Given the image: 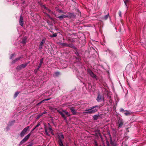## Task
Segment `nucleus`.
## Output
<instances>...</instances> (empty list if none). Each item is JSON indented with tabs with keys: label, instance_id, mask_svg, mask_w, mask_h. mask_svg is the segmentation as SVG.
I'll use <instances>...</instances> for the list:
<instances>
[{
	"label": "nucleus",
	"instance_id": "nucleus-54",
	"mask_svg": "<svg viewBox=\"0 0 146 146\" xmlns=\"http://www.w3.org/2000/svg\"><path fill=\"white\" fill-rule=\"evenodd\" d=\"M66 146H68V145H67Z\"/></svg>",
	"mask_w": 146,
	"mask_h": 146
},
{
	"label": "nucleus",
	"instance_id": "nucleus-53",
	"mask_svg": "<svg viewBox=\"0 0 146 146\" xmlns=\"http://www.w3.org/2000/svg\"><path fill=\"white\" fill-rule=\"evenodd\" d=\"M119 31H120V29L119 30Z\"/></svg>",
	"mask_w": 146,
	"mask_h": 146
},
{
	"label": "nucleus",
	"instance_id": "nucleus-40",
	"mask_svg": "<svg viewBox=\"0 0 146 146\" xmlns=\"http://www.w3.org/2000/svg\"><path fill=\"white\" fill-rule=\"evenodd\" d=\"M58 11L59 13H63V11L60 9H58Z\"/></svg>",
	"mask_w": 146,
	"mask_h": 146
},
{
	"label": "nucleus",
	"instance_id": "nucleus-45",
	"mask_svg": "<svg viewBox=\"0 0 146 146\" xmlns=\"http://www.w3.org/2000/svg\"><path fill=\"white\" fill-rule=\"evenodd\" d=\"M49 130H50V131H52V129H51V127H49Z\"/></svg>",
	"mask_w": 146,
	"mask_h": 146
},
{
	"label": "nucleus",
	"instance_id": "nucleus-19",
	"mask_svg": "<svg viewBox=\"0 0 146 146\" xmlns=\"http://www.w3.org/2000/svg\"><path fill=\"white\" fill-rule=\"evenodd\" d=\"M60 75V72H55L53 74V76L56 77Z\"/></svg>",
	"mask_w": 146,
	"mask_h": 146
},
{
	"label": "nucleus",
	"instance_id": "nucleus-17",
	"mask_svg": "<svg viewBox=\"0 0 146 146\" xmlns=\"http://www.w3.org/2000/svg\"><path fill=\"white\" fill-rule=\"evenodd\" d=\"M100 115L99 114H98L95 115L93 116V119L94 120H97L98 118L100 117Z\"/></svg>",
	"mask_w": 146,
	"mask_h": 146
},
{
	"label": "nucleus",
	"instance_id": "nucleus-2",
	"mask_svg": "<svg viewBox=\"0 0 146 146\" xmlns=\"http://www.w3.org/2000/svg\"><path fill=\"white\" fill-rule=\"evenodd\" d=\"M39 125V124H38L34 128H33L31 131V132L26 136L24 138H23L22 140L20 142L19 145H21L23 144L26 141L29 139L30 136L31 135L32 132L34 131L35 129L38 127Z\"/></svg>",
	"mask_w": 146,
	"mask_h": 146
},
{
	"label": "nucleus",
	"instance_id": "nucleus-27",
	"mask_svg": "<svg viewBox=\"0 0 146 146\" xmlns=\"http://www.w3.org/2000/svg\"><path fill=\"white\" fill-rule=\"evenodd\" d=\"M88 72L90 76L94 74V73L90 70H89Z\"/></svg>",
	"mask_w": 146,
	"mask_h": 146
},
{
	"label": "nucleus",
	"instance_id": "nucleus-33",
	"mask_svg": "<svg viewBox=\"0 0 146 146\" xmlns=\"http://www.w3.org/2000/svg\"><path fill=\"white\" fill-rule=\"evenodd\" d=\"M45 134L48 136H50V134L48 133V131H47V129L46 128L45 129Z\"/></svg>",
	"mask_w": 146,
	"mask_h": 146
},
{
	"label": "nucleus",
	"instance_id": "nucleus-4",
	"mask_svg": "<svg viewBox=\"0 0 146 146\" xmlns=\"http://www.w3.org/2000/svg\"><path fill=\"white\" fill-rule=\"evenodd\" d=\"M29 128L30 127L28 126L24 128L20 133V136L21 137H23L24 136L25 134L29 130Z\"/></svg>",
	"mask_w": 146,
	"mask_h": 146
},
{
	"label": "nucleus",
	"instance_id": "nucleus-13",
	"mask_svg": "<svg viewBox=\"0 0 146 146\" xmlns=\"http://www.w3.org/2000/svg\"><path fill=\"white\" fill-rule=\"evenodd\" d=\"M21 57H19L13 60L11 62V64H13L16 63L18 60L21 59Z\"/></svg>",
	"mask_w": 146,
	"mask_h": 146
},
{
	"label": "nucleus",
	"instance_id": "nucleus-10",
	"mask_svg": "<svg viewBox=\"0 0 146 146\" xmlns=\"http://www.w3.org/2000/svg\"><path fill=\"white\" fill-rule=\"evenodd\" d=\"M57 112L61 115V116L63 118L64 120H66V117L63 113L59 110H57Z\"/></svg>",
	"mask_w": 146,
	"mask_h": 146
},
{
	"label": "nucleus",
	"instance_id": "nucleus-15",
	"mask_svg": "<svg viewBox=\"0 0 146 146\" xmlns=\"http://www.w3.org/2000/svg\"><path fill=\"white\" fill-rule=\"evenodd\" d=\"M110 142L112 146H118V145L116 144L115 142L112 141L111 137L110 138Z\"/></svg>",
	"mask_w": 146,
	"mask_h": 146
},
{
	"label": "nucleus",
	"instance_id": "nucleus-26",
	"mask_svg": "<svg viewBox=\"0 0 146 146\" xmlns=\"http://www.w3.org/2000/svg\"><path fill=\"white\" fill-rule=\"evenodd\" d=\"M45 42V40L44 39H43L42 40V41L41 42H40L39 45H41V46L43 45L44 44V43Z\"/></svg>",
	"mask_w": 146,
	"mask_h": 146
},
{
	"label": "nucleus",
	"instance_id": "nucleus-52",
	"mask_svg": "<svg viewBox=\"0 0 146 146\" xmlns=\"http://www.w3.org/2000/svg\"><path fill=\"white\" fill-rule=\"evenodd\" d=\"M51 32L52 33H53V32L52 31H51Z\"/></svg>",
	"mask_w": 146,
	"mask_h": 146
},
{
	"label": "nucleus",
	"instance_id": "nucleus-28",
	"mask_svg": "<svg viewBox=\"0 0 146 146\" xmlns=\"http://www.w3.org/2000/svg\"><path fill=\"white\" fill-rule=\"evenodd\" d=\"M22 67L21 66V65L18 66H17L16 68V69L18 70H20L21 69H22Z\"/></svg>",
	"mask_w": 146,
	"mask_h": 146
},
{
	"label": "nucleus",
	"instance_id": "nucleus-48",
	"mask_svg": "<svg viewBox=\"0 0 146 146\" xmlns=\"http://www.w3.org/2000/svg\"><path fill=\"white\" fill-rule=\"evenodd\" d=\"M32 145H28V146H32Z\"/></svg>",
	"mask_w": 146,
	"mask_h": 146
},
{
	"label": "nucleus",
	"instance_id": "nucleus-43",
	"mask_svg": "<svg viewBox=\"0 0 146 146\" xmlns=\"http://www.w3.org/2000/svg\"><path fill=\"white\" fill-rule=\"evenodd\" d=\"M123 20H121V23H122V25H123Z\"/></svg>",
	"mask_w": 146,
	"mask_h": 146
},
{
	"label": "nucleus",
	"instance_id": "nucleus-21",
	"mask_svg": "<svg viewBox=\"0 0 146 146\" xmlns=\"http://www.w3.org/2000/svg\"><path fill=\"white\" fill-rule=\"evenodd\" d=\"M59 19V20L60 21L62 20V19L64 18H66L65 15H62L59 16L57 17Z\"/></svg>",
	"mask_w": 146,
	"mask_h": 146
},
{
	"label": "nucleus",
	"instance_id": "nucleus-34",
	"mask_svg": "<svg viewBox=\"0 0 146 146\" xmlns=\"http://www.w3.org/2000/svg\"><path fill=\"white\" fill-rule=\"evenodd\" d=\"M130 0H125L124 1V3L126 6H127V3L129 2Z\"/></svg>",
	"mask_w": 146,
	"mask_h": 146
},
{
	"label": "nucleus",
	"instance_id": "nucleus-29",
	"mask_svg": "<svg viewBox=\"0 0 146 146\" xmlns=\"http://www.w3.org/2000/svg\"><path fill=\"white\" fill-rule=\"evenodd\" d=\"M22 67L21 66V65L18 66H17L16 68V69L18 70H20L21 69H22Z\"/></svg>",
	"mask_w": 146,
	"mask_h": 146
},
{
	"label": "nucleus",
	"instance_id": "nucleus-35",
	"mask_svg": "<svg viewBox=\"0 0 146 146\" xmlns=\"http://www.w3.org/2000/svg\"><path fill=\"white\" fill-rule=\"evenodd\" d=\"M77 50V49L76 50ZM76 51L75 52V53L76 55L78 56H79V55L78 52L77 51V50H75Z\"/></svg>",
	"mask_w": 146,
	"mask_h": 146
},
{
	"label": "nucleus",
	"instance_id": "nucleus-39",
	"mask_svg": "<svg viewBox=\"0 0 146 146\" xmlns=\"http://www.w3.org/2000/svg\"><path fill=\"white\" fill-rule=\"evenodd\" d=\"M88 86L89 88H92V86L90 83H88Z\"/></svg>",
	"mask_w": 146,
	"mask_h": 146
},
{
	"label": "nucleus",
	"instance_id": "nucleus-6",
	"mask_svg": "<svg viewBox=\"0 0 146 146\" xmlns=\"http://www.w3.org/2000/svg\"><path fill=\"white\" fill-rule=\"evenodd\" d=\"M66 18H74L76 17V16L74 14V13H69L68 14L65 15Z\"/></svg>",
	"mask_w": 146,
	"mask_h": 146
},
{
	"label": "nucleus",
	"instance_id": "nucleus-25",
	"mask_svg": "<svg viewBox=\"0 0 146 146\" xmlns=\"http://www.w3.org/2000/svg\"><path fill=\"white\" fill-rule=\"evenodd\" d=\"M20 93V92L19 91H17V92H15L14 96V97L15 98H16V97H17Z\"/></svg>",
	"mask_w": 146,
	"mask_h": 146
},
{
	"label": "nucleus",
	"instance_id": "nucleus-49",
	"mask_svg": "<svg viewBox=\"0 0 146 146\" xmlns=\"http://www.w3.org/2000/svg\"><path fill=\"white\" fill-rule=\"evenodd\" d=\"M46 113V112H44V113H42V114H44V113Z\"/></svg>",
	"mask_w": 146,
	"mask_h": 146
},
{
	"label": "nucleus",
	"instance_id": "nucleus-46",
	"mask_svg": "<svg viewBox=\"0 0 146 146\" xmlns=\"http://www.w3.org/2000/svg\"><path fill=\"white\" fill-rule=\"evenodd\" d=\"M119 16L120 17L121 16V12H119Z\"/></svg>",
	"mask_w": 146,
	"mask_h": 146
},
{
	"label": "nucleus",
	"instance_id": "nucleus-11",
	"mask_svg": "<svg viewBox=\"0 0 146 146\" xmlns=\"http://www.w3.org/2000/svg\"><path fill=\"white\" fill-rule=\"evenodd\" d=\"M108 99L107 100V104L108 105H111L112 103V100L111 97V96H108Z\"/></svg>",
	"mask_w": 146,
	"mask_h": 146
},
{
	"label": "nucleus",
	"instance_id": "nucleus-50",
	"mask_svg": "<svg viewBox=\"0 0 146 146\" xmlns=\"http://www.w3.org/2000/svg\"><path fill=\"white\" fill-rule=\"evenodd\" d=\"M117 121H118V122L119 121V119H118H118H117Z\"/></svg>",
	"mask_w": 146,
	"mask_h": 146
},
{
	"label": "nucleus",
	"instance_id": "nucleus-38",
	"mask_svg": "<svg viewBox=\"0 0 146 146\" xmlns=\"http://www.w3.org/2000/svg\"><path fill=\"white\" fill-rule=\"evenodd\" d=\"M120 111L121 112L124 113L125 110H124V109L123 108H121L120 109Z\"/></svg>",
	"mask_w": 146,
	"mask_h": 146
},
{
	"label": "nucleus",
	"instance_id": "nucleus-32",
	"mask_svg": "<svg viewBox=\"0 0 146 146\" xmlns=\"http://www.w3.org/2000/svg\"><path fill=\"white\" fill-rule=\"evenodd\" d=\"M15 54H11V56L10 57V59H12L13 57H15Z\"/></svg>",
	"mask_w": 146,
	"mask_h": 146
},
{
	"label": "nucleus",
	"instance_id": "nucleus-3",
	"mask_svg": "<svg viewBox=\"0 0 146 146\" xmlns=\"http://www.w3.org/2000/svg\"><path fill=\"white\" fill-rule=\"evenodd\" d=\"M64 138V136L62 134L58 135V143L60 146H64L63 143Z\"/></svg>",
	"mask_w": 146,
	"mask_h": 146
},
{
	"label": "nucleus",
	"instance_id": "nucleus-36",
	"mask_svg": "<svg viewBox=\"0 0 146 146\" xmlns=\"http://www.w3.org/2000/svg\"><path fill=\"white\" fill-rule=\"evenodd\" d=\"M91 76L93 78H96V76L94 73L93 74V75H91Z\"/></svg>",
	"mask_w": 146,
	"mask_h": 146
},
{
	"label": "nucleus",
	"instance_id": "nucleus-7",
	"mask_svg": "<svg viewBox=\"0 0 146 146\" xmlns=\"http://www.w3.org/2000/svg\"><path fill=\"white\" fill-rule=\"evenodd\" d=\"M69 109L73 115H75L77 114V110L75 109L74 107H69Z\"/></svg>",
	"mask_w": 146,
	"mask_h": 146
},
{
	"label": "nucleus",
	"instance_id": "nucleus-16",
	"mask_svg": "<svg viewBox=\"0 0 146 146\" xmlns=\"http://www.w3.org/2000/svg\"><path fill=\"white\" fill-rule=\"evenodd\" d=\"M68 44L67 43H59V45L63 47H68Z\"/></svg>",
	"mask_w": 146,
	"mask_h": 146
},
{
	"label": "nucleus",
	"instance_id": "nucleus-20",
	"mask_svg": "<svg viewBox=\"0 0 146 146\" xmlns=\"http://www.w3.org/2000/svg\"><path fill=\"white\" fill-rule=\"evenodd\" d=\"M29 62H26L24 64H21V66L22 68H25L29 63Z\"/></svg>",
	"mask_w": 146,
	"mask_h": 146
},
{
	"label": "nucleus",
	"instance_id": "nucleus-8",
	"mask_svg": "<svg viewBox=\"0 0 146 146\" xmlns=\"http://www.w3.org/2000/svg\"><path fill=\"white\" fill-rule=\"evenodd\" d=\"M124 122L123 120L119 118V128L121 127L125 126V125L124 123Z\"/></svg>",
	"mask_w": 146,
	"mask_h": 146
},
{
	"label": "nucleus",
	"instance_id": "nucleus-5",
	"mask_svg": "<svg viewBox=\"0 0 146 146\" xmlns=\"http://www.w3.org/2000/svg\"><path fill=\"white\" fill-rule=\"evenodd\" d=\"M44 60V58H42L40 60V63L38 66V68L37 69H35L34 70V72L35 74L37 73L38 71L39 70V68L41 66L42 64V63L43 62Z\"/></svg>",
	"mask_w": 146,
	"mask_h": 146
},
{
	"label": "nucleus",
	"instance_id": "nucleus-47",
	"mask_svg": "<svg viewBox=\"0 0 146 146\" xmlns=\"http://www.w3.org/2000/svg\"><path fill=\"white\" fill-rule=\"evenodd\" d=\"M49 99H46V101H48V100H49Z\"/></svg>",
	"mask_w": 146,
	"mask_h": 146
},
{
	"label": "nucleus",
	"instance_id": "nucleus-22",
	"mask_svg": "<svg viewBox=\"0 0 146 146\" xmlns=\"http://www.w3.org/2000/svg\"><path fill=\"white\" fill-rule=\"evenodd\" d=\"M124 113L125 115H129L131 114V113L127 110H125Z\"/></svg>",
	"mask_w": 146,
	"mask_h": 146
},
{
	"label": "nucleus",
	"instance_id": "nucleus-30",
	"mask_svg": "<svg viewBox=\"0 0 146 146\" xmlns=\"http://www.w3.org/2000/svg\"><path fill=\"white\" fill-rule=\"evenodd\" d=\"M57 36V33H55V34H54L52 35H50V37L52 38L53 37H56Z\"/></svg>",
	"mask_w": 146,
	"mask_h": 146
},
{
	"label": "nucleus",
	"instance_id": "nucleus-51",
	"mask_svg": "<svg viewBox=\"0 0 146 146\" xmlns=\"http://www.w3.org/2000/svg\"><path fill=\"white\" fill-rule=\"evenodd\" d=\"M117 125L118 126V127H119V125H118V123H117Z\"/></svg>",
	"mask_w": 146,
	"mask_h": 146
},
{
	"label": "nucleus",
	"instance_id": "nucleus-18",
	"mask_svg": "<svg viewBox=\"0 0 146 146\" xmlns=\"http://www.w3.org/2000/svg\"><path fill=\"white\" fill-rule=\"evenodd\" d=\"M27 38L26 37H25L24 38H23L22 40V41L21 42L23 44H25L27 42Z\"/></svg>",
	"mask_w": 146,
	"mask_h": 146
},
{
	"label": "nucleus",
	"instance_id": "nucleus-42",
	"mask_svg": "<svg viewBox=\"0 0 146 146\" xmlns=\"http://www.w3.org/2000/svg\"><path fill=\"white\" fill-rule=\"evenodd\" d=\"M42 46H41V45H39L38 46V48H39V49H42Z\"/></svg>",
	"mask_w": 146,
	"mask_h": 146
},
{
	"label": "nucleus",
	"instance_id": "nucleus-14",
	"mask_svg": "<svg viewBox=\"0 0 146 146\" xmlns=\"http://www.w3.org/2000/svg\"><path fill=\"white\" fill-rule=\"evenodd\" d=\"M68 47H70L71 48H72L75 50H76L77 49V48H76L74 45L73 44H68Z\"/></svg>",
	"mask_w": 146,
	"mask_h": 146
},
{
	"label": "nucleus",
	"instance_id": "nucleus-44",
	"mask_svg": "<svg viewBox=\"0 0 146 146\" xmlns=\"http://www.w3.org/2000/svg\"><path fill=\"white\" fill-rule=\"evenodd\" d=\"M106 143H107V144L108 146H109V142H108V141H106Z\"/></svg>",
	"mask_w": 146,
	"mask_h": 146
},
{
	"label": "nucleus",
	"instance_id": "nucleus-9",
	"mask_svg": "<svg viewBox=\"0 0 146 146\" xmlns=\"http://www.w3.org/2000/svg\"><path fill=\"white\" fill-rule=\"evenodd\" d=\"M96 100L98 102H100L102 100L104 101V100L103 96L100 95V94H98Z\"/></svg>",
	"mask_w": 146,
	"mask_h": 146
},
{
	"label": "nucleus",
	"instance_id": "nucleus-24",
	"mask_svg": "<svg viewBox=\"0 0 146 146\" xmlns=\"http://www.w3.org/2000/svg\"><path fill=\"white\" fill-rule=\"evenodd\" d=\"M68 116H70V115L69 113V112L68 111H66L64 110H62Z\"/></svg>",
	"mask_w": 146,
	"mask_h": 146
},
{
	"label": "nucleus",
	"instance_id": "nucleus-37",
	"mask_svg": "<svg viewBox=\"0 0 146 146\" xmlns=\"http://www.w3.org/2000/svg\"><path fill=\"white\" fill-rule=\"evenodd\" d=\"M91 76L93 78H96V76L94 73L93 74V75H91Z\"/></svg>",
	"mask_w": 146,
	"mask_h": 146
},
{
	"label": "nucleus",
	"instance_id": "nucleus-31",
	"mask_svg": "<svg viewBox=\"0 0 146 146\" xmlns=\"http://www.w3.org/2000/svg\"><path fill=\"white\" fill-rule=\"evenodd\" d=\"M44 8L47 10L48 13H50L51 12V11L49 9L45 6L44 7Z\"/></svg>",
	"mask_w": 146,
	"mask_h": 146
},
{
	"label": "nucleus",
	"instance_id": "nucleus-23",
	"mask_svg": "<svg viewBox=\"0 0 146 146\" xmlns=\"http://www.w3.org/2000/svg\"><path fill=\"white\" fill-rule=\"evenodd\" d=\"M109 15V14L108 13L106 15H105V16H104V17H103V19L105 20H107V19H108V18Z\"/></svg>",
	"mask_w": 146,
	"mask_h": 146
},
{
	"label": "nucleus",
	"instance_id": "nucleus-1",
	"mask_svg": "<svg viewBox=\"0 0 146 146\" xmlns=\"http://www.w3.org/2000/svg\"><path fill=\"white\" fill-rule=\"evenodd\" d=\"M104 104H101L100 105H96L90 108V109L86 110L85 111L83 112V114L86 115L87 114H93L97 112L98 110L103 106Z\"/></svg>",
	"mask_w": 146,
	"mask_h": 146
},
{
	"label": "nucleus",
	"instance_id": "nucleus-41",
	"mask_svg": "<svg viewBox=\"0 0 146 146\" xmlns=\"http://www.w3.org/2000/svg\"><path fill=\"white\" fill-rule=\"evenodd\" d=\"M94 143H95V146H98L97 143L96 141H94Z\"/></svg>",
	"mask_w": 146,
	"mask_h": 146
},
{
	"label": "nucleus",
	"instance_id": "nucleus-12",
	"mask_svg": "<svg viewBox=\"0 0 146 146\" xmlns=\"http://www.w3.org/2000/svg\"><path fill=\"white\" fill-rule=\"evenodd\" d=\"M24 21L23 19L22 16H21L20 17L19 19V25L23 27V25Z\"/></svg>",
	"mask_w": 146,
	"mask_h": 146
}]
</instances>
